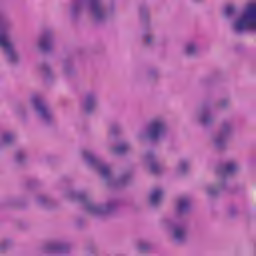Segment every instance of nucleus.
<instances>
[{
	"instance_id": "f257e3e1",
	"label": "nucleus",
	"mask_w": 256,
	"mask_h": 256,
	"mask_svg": "<svg viewBox=\"0 0 256 256\" xmlns=\"http://www.w3.org/2000/svg\"><path fill=\"white\" fill-rule=\"evenodd\" d=\"M89 13L95 23H104L107 19L115 17L117 6L115 2H110L106 8L101 5V0H72L70 4V15L72 19H77L81 15Z\"/></svg>"
},
{
	"instance_id": "f03ea898",
	"label": "nucleus",
	"mask_w": 256,
	"mask_h": 256,
	"mask_svg": "<svg viewBox=\"0 0 256 256\" xmlns=\"http://www.w3.org/2000/svg\"><path fill=\"white\" fill-rule=\"evenodd\" d=\"M66 199L68 201H75L76 203H81L86 212L89 215H94L96 217H104L105 215H111L114 211H117L119 207V200H109L105 204L95 203L89 195L85 192H79L75 190H69L65 193Z\"/></svg>"
},
{
	"instance_id": "7ed1b4c3",
	"label": "nucleus",
	"mask_w": 256,
	"mask_h": 256,
	"mask_svg": "<svg viewBox=\"0 0 256 256\" xmlns=\"http://www.w3.org/2000/svg\"><path fill=\"white\" fill-rule=\"evenodd\" d=\"M82 157L87 165L98 171L100 177H102L110 187H124V185H127L131 181V172H125L119 179H115L111 172V166L104 163L101 158L95 156L91 150L82 151Z\"/></svg>"
},
{
	"instance_id": "20e7f679",
	"label": "nucleus",
	"mask_w": 256,
	"mask_h": 256,
	"mask_svg": "<svg viewBox=\"0 0 256 256\" xmlns=\"http://www.w3.org/2000/svg\"><path fill=\"white\" fill-rule=\"evenodd\" d=\"M232 27L235 33H244V31L256 33V4L248 5Z\"/></svg>"
},
{
	"instance_id": "39448f33",
	"label": "nucleus",
	"mask_w": 256,
	"mask_h": 256,
	"mask_svg": "<svg viewBox=\"0 0 256 256\" xmlns=\"http://www.w3.org/2000/svg\"><path fill=\"white\" fill-rule=\"evenodd\" d=\"M239 171V164L236 162H228L224 164L221 168L218 170V175H220L221 180L218 182L217 186L210 185L206 187V193L209 197H217L219 193H222V191H225L227 189V177L231 175H235Z\"/></svg>"
},
{
	"instance_id": "423d86ee",
	"label": "nucleus",
	"mask_w": 256,
	"mask_h": 256,
	"mask_svg": "<svg viewBox=\"0 0 256 256\" xmlns=\"http://www.w3.org/2000/svg\"><path fill=\"white\" fill-rule=\"evenodd\" d=\"M164 227L171 231L172 239L176 243H185L189 235V227L183 219H165L163 221Z\"/></svg>"
},
{
	"instance_id": "0eeeda50",
	"label": "nucleus",
	"mask_w": 256,
	"mask_h": 256,
	"mask_svg": "<svg viewBox=\"0 0 256 256\" xmlns=\"http://www.w3.org/2000/svg\"><path fill=\"white\" fill-rule=\"evenodd\" d=\"M233 135V122L231 120H224L220 125L219 133L214 138V145L216 149H225L227 142Z\"/></svg>"
},
{
	"instance_id": "6e6552de",
	"label": "nucleus",
	"mask_w": 256,
	"mask_h": 256,
	"mask_svg": "<svg viewBox=\"0 0 256 256\" xmlns=\"http://www.w3.org/2000/svg\"><path fill=\"white\" fill-rule=\"evenodd\" d=\"M30 103L33 105L38 117H40L46 125H50L53 121V113L47 103L37 95L31 97Z\"/></svg>"
},
{
	"instance_id": "1a4fd4ad",
	"label": "nucleus",
	"mask_w": 256,
	"mask_h": 256,
	"mask_svg": "<svg viewBox=\"0 0 256 256\" xmlns=\"http://www.w3.org/2000/svg\"><path fill=\"white\" fill-rule=\"evenodd\" d=\"M167 133V122L163 118L153 119L147 130V135L152 141H158L161 137H165Z\"/></svg>"
},
{
	"instance_id": "9d476101",
	"label": "nucleus",
	"mask_w": 256,
	"mask_h": 256,
	"mask_svg": "<svg viewBox=\"0 0 256 256\" xmlns=\"http://www.w3.org/2000/svg\"><path fill=\"white\" fill-rule=\"evenodd\" d=\"M195 119L203 125L204 127H209L215 123V117L211 115V106L209 104H204L195 114Z\"/></svg>"
},
{
	"instance_id": "9b49d317",
	"label": "nucleus",
	"mask_w": 256,
	"mask_h": 256,
	"mask_svg": "<svg viewBox=\"0 0 256 256\" xmlns=\"http://www.w3.org/2000/svg\"><path fill=\"white\" fill-rule=\"evenodd\" d=\"M38 47L44 53L53 51L55 47V33L52 30H46L39 39Z\"/></svg>"
},
{
	"instance_id": "f8f14e48",
	"label": "nucleus",
	"mask_w": 256,
	"mask_h": 256,
	"mask_svg": "<svg viewBox=\"0 0 256 256\" xmlns=\"http://www.w3.org/2000/svg\"><path fill=\"white\" fill-rule=\"evenodd\" d=\"M44 249L46 253H69L71 251V244L67 241L57 240L46 244Z\"/></svg>"
},
{
	"instance_id": "ddd939ff",
	"label": "nucleus",
	"mask_w": 256,
	"mask_h": 256,
	"mask_svg": "<svg viewBox=\"0 0 256 256\" xmlns=\"http://www.w3.org/2000/svg\"><path fill=\"white\" fill-rule=\"evenodd\" d=\"M0 47L4 49L7 55L8 61L10 63H17V61H19V56L13 49V45L9 43V41L7 40V35L3 33H0Z\"/></svg>"
},
{
	"instance_id": "4468645a",
	"label": "nucleus",
	"mask_w": 256,
	"mask_h": 256,
	"mask_svg": "<svg viewBox=\"0 0 256 256\" xmlns=\"http://www.w3.org/2000/svg\"><path fill=\"white\" fill-rule=\"evenodd\" d=\"M99 101V95L97 92H88L82 102V109L85 113H93L97 109V103Z\"/></svg>"
},
{
	"instance_id": "2eb2a0df",
	"label": "nucleus",
	"mask_w": 256,
	"mask_h": 256,
	"mask_svg": "<svg viewBox=\"0 0 256 256\" xmlns=\"http://www.w3.org/2000/svg\"><path fill=\"white\" fill-rule=\"evenodd\" d=\"M144 159L150 166L151 173H154V175L161 173V166H159V163H157V156H155L154 152L146 153Z\"/></svg>"
},
{
	"instance_id": "dca6fc26",
	"label": "nucleus",
	"mask_w": 256,
	"mask_h": 256,
	"mask_svg": "<svg viewBox=\"0 0 256 256\" xmlns=\"http://www.w3.org/2000/svg\"><path fill=\"white\" fill-rule=\"evenodd\" d=\"M190 209L191 200L189 199V197H182L178 200L176 206V213H178V215H185V213H189Z\"/></svg>"
},
{
	"instance_id": "f3484780",
	"label": "nucleus",
	"mask_w": 256,
	"mask_h": 256,
	"mask_svg": "<svg viewBox=\"0 0 256 256\" xmlns=\"http://www.w3.org/2000/svg\"><path fill=\"white\" fill-rule=\"evenodd\" d=\"M199 49H200L199 43L195 41H190L184 45L183 53L187 57H195V55L199 53Z\"/></svg>"
},
{
	"instance_id": "a211bd4d",
	"label": "nucleus",
	"mask_w": 256,
	"mask_h": 256,
	"mask_svg": "<svg viewBox=\"0 0 256 256\" xmlns=\"http://www.w3.org/2000/svg\"><path fill=\"white\" fill-rule=\"evenodd\" d=\"M162 197H163V190L161 188H156L152 190L149 197L150 205H152V207H157V205L161 203Z\"/></svg>"
},
{
	"instance_id": "6ab92c4d",
	"label": "nucleus",
	"mask_w": 256,
	"mask_h": 256,
	"mask_svg": "<svg viewBox=\"0 0 256 256\" xmlns=\"http://www.w3.org/2000/svg\"><path fill=\"white\" fill-rule=\"evenodd\" d=\"M15 133L13 132H3L0 135V147H5L6 145H12L15 143Z\"/></svg>"
},
{
	"instance_id": "aec40b11",
	"label": "nucleus",
	"mask_w": 256,
	"mask_h": 256,
	"mask_svg": "<svg viewBox=\"0 0 256 256\" xmlns=\"http://www.w3.org/2000/svg\"><path fill=\"white\" fill-rule=\"evenodd\" d=\"M136 249L139 253H149L153 249V245L147 240H139L136 243Z\"/></svg>"
},
{
	"instance_id": "412c9836",
	"label": "nucleus",
	"mask_w": 256,
	"mask_h": 256,
	"mask_svg": "<svg viewBox=\"0 0 256 256\" xmlns=\"http://www.w3.org/2000/svg\"><path fill=\"white\" fill-rule=\"evenodd\" d=\"M223 15L225 19H233V17L239 15V9H237L235 5H228L224 8Z\"/></svg>"
},
{
	"instance_id": "4be33fe9",
	"label": "nucleus",
	"mask_w": 256,
	"mask_h": 256,
	"mask_svg": "<svg viewBox=\"0 0 256 256\" xmlns=\"http://www.w3.org/2000/svg\"><path fill=\"white\" fill-rule=\"evenodd\" d=\"M191 169V162L189 160H183L179 163L176 172L178 175H187Z\"/></svg>"
},
{
	"instance_id": "5701e85b",
	"label": "nucleus",
	"mask_w": 256,
	"mask_h": 256,
	"mask_svg": "<svg viewBox=\"0 0 256 256\" xmlns=\"http://www.w3.org/2000/svg\"><path fill=\"white\" fill-rule=\"evenodd\" d=\"M130 150H131V145L129 143H123L111 149L114 155H125V153H127V151H130Z\"/></svg>"
},
{
	"instance_id": "b1692460",
	"label": "nucleus",
	"mask_w": 256,
	"mask_h": 256,
	"mask_svg": "<svg viewBox=\"0 0 256 256\" xmlns=\"http://www.w3.org/2000/svg\"><path fill=\"white\" fill-rule=\"evenodd\" d=\"M63 72L66 77H71V75L75 74V68L73 67V62L71 60H64Z\"/></svg>"
},
{
	"instance_id": "393cba45",
	"label": "nucleus",
	"mask_w": 256,
	"mask_h": 256,
	"mask_svg": "<svg viewBox=\"0 0 256 256\" xmlns=\"http://www.w3.org/2000/svg\"><path fill=\"white\" fill-rule=\"evenodd\" d=\"M36 203L37 205H40V207H45L46 209H49L51 205V200L45 195H40L37 197Z\"/></svg>"
},
{
	"instance_id": "a878e982",
	"label": "nucleus",
	"mask_w": 256,
	"mask_h": 256,
	"mask_svg": "<svg viewBox=\"0 0 256 256\" xmlns=\"http://www.w3.org/2000/svg\"><path fill=\"white\" fill-rule=\"evenodd\" d=\"M40 72L46 79H50L51 75H53V73L51 72V68L47 64L40 65Z\"/></svg>"
},
{
	"instance_id": "bb28decb",
	"label": "nucleus",
	"mask_w": 256,
	"mask_h": 256,
	"mask_svg": "<svg viewBox=\"0 0 256 256\" xmlns=\"http://www.w3.org/2000/svg\"><path fill=\"white\" fill-rule=\"evenodd\" d=\"M143 37L146 45H153V43H155V35H153L151 30H148Z\"/></svg>"
},
{
	"instance_id": "cd10ccee",
	"label": "nucleus",
	"mask_w": 256,
	"mask_h": 256,
	"mask_svg": "<svg viewBox=\"0 0 256 256\" xmlns=\"http://www.w3.org/2000/svg\"><path fill=\"white\" fill-rule=\"evenodd\" d=\"M27 159V157L25 156V152L23 151H18L15 154V161L16 163H25V160Z\"/></svg>"
},
{
	"instance_id": "c85d7f7f",
	"label": "nucleus",
	"mask_w": 256,
	"mask_h": 256,
	"mask_svg": "<svg viewBox=\"0 0 256 256\" xmlns=\"http://www.w3.org/2000/svg\"><path fill=\"white\" fill-rule=\"evenodd\" d=\"M13 245V241L10 239H5L0 241V251H5V249H9Z\"/></svg>"
},
{
	"instance_id": "c756f323",
	"label": "nucleus",
	"mask_w": 256,
	"mask_h": 256,
	"mask_svg": "<svg viewBox=\"0 0 256 256\" xmlns=\"http://www.w3.org/2000/svg\"><path fill=\"white\" fill-rule=\"evenodd\" d=\"M121 131V126L119 124H112L109 128L110 135H117Z\"/></svg>"
},
{
	"instance_id": "7c9ffc66",
	"label": "nucleus",
	"mask_w": 256,
	"mask_h": 256,
	"mask_svg": "<svg viewBox=\"0 0 256 256\" xmlns=\"http://www.w3.org/2000/svg\"><path fill=\"white\" fill-rule=\"evenodd\" d=\"M229 105H231V101L229 99H222L219 102L220 109H227Z\"/></svg>"
},
{
	"instance_id": "2f4dec72",
	"label": "nucleus",
	"mask_w": 256,
	"mask_h": 256,
	"mask_svg": "<svg viewBox=\"0 0 256 256\" xmlns=\"http://www.w3.org/2000/svg\"><path fill=\"white\" fill-rule=\"evenodd\" d=\"M239 211L237 210V206H230L228 208V214L230 217H235Z\"/></svg>"
},
{
	"instance_id": "473e14b6",
	"label": "nucleus",
	"mask_w": 256,
	"mask_h": 256,
	"mask_svg": "<svg viewBox=\"0 0 256 256\" xmlns=\"http://www.w3.org/2000/svg\"><path fill=\"white\" fill-rule=\"evenodd\" d=\"M149 79H157L159 77V72L155 69L150 70L148 73Z\"/></svg>"
},
{
	"instance_id": "72a5a7b5",
	"label": "nucleus",
	"mask_w": 256,
	"mask_h": 256,
	"mask_svg": "<svg viewBox=\"0 0 256 256\" xmlns=\"http://www.w3.org/2000/svg\"><path fill=\"white\" fill-rule=\"evenodd\" d=\"M140 13L142 15V18L144 21H147V19L149 18V10H146V15H145V12L143 10V8L140 10Z\"/></svg>"
}]
</instances>
